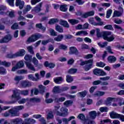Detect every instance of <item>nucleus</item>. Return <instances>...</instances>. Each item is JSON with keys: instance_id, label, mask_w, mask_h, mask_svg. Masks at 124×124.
<instances>
[{"instance_id": "nucleus-23", "label": "nucleus", "mask_w": 124, "mask_h": 124, "mask_svg": "<svg viewBox=\"0 0 124 124\" xmlns=\"http://www.w3.org/2000/svg\"><path fill=\"white\" fill-rule=\"evenodd\" d=\"M42 6V3H40L37 6L34 8L33 11L35 13H38L41 11V7Z\"/></svg>"}, {"instance_id": "nucleus-1", "label": "nucleus", "mask_w": 124, "mask_h": 124, "mask_svg": "<svg viewBox=\"0 0 124 124\" xmlns=\"http://www.w3.org/2000/svg\"><path fill=\"white\" fill-rule=\"evenodd\" d=\"M13 94L12 95V98H15L16 100H19L21 99V96H20V93L22 94V95H28L29 94V91L23 90L20 91L18 89H15L13 91Z\"/></svg>"}, {"instance_id": "nucleus-27", "label": "nucleus", "mask_w": 124, "mask_h": 124, "mask_svg": "<svg viewBox=\"0 0 124 124\" xmlns=\"http://www.w3.org/2000/svg\"><path fill=\"white\" fill-rule=\"evenodd\" d=\"M0 65H4L6 67H9L11 65V63L10 62H6V61L1 62L0 60Z\"/></svg>"}, {"instance_id": "nucleus-39", "label": "nucleus", "mask_w": 124, "mask_h": 124, "mask_svg": "<svg viewBox=\"0 0 124 124\" xmlns=\"http://www.w3.org/2000/svg\"><path fill=\"white\" fill-rule=\"evenodd\" d=\"M68 22L70 23L72 25H76V24H78L79 23V20L74 19H69Z\"/></svg>"}, {"instance_id": "nucleus-17", "label": "nucleus", "mask_w": 124, "mask_h": 124, "mask_svg": "<svg viewBox=\"0 0 124 124\" xmlns=\"http://www.w3.org/2000/svg\"><path fill=\"white\" fill-rule=\"evenodd\" d=\"M110 116L111 119H120L121 117V114H118L116 112L112 111L110 113Z\"/></svg>"}, {"instance_id": "nucleus-31", "label": "nucleus", "mask_w": 124, "mask_h": 124, "mask_svg": "<svg viewBox=\"0 0 124 124\" xmlns=\"http://www.w3.org/2000/svg\"><path fill=\"white\" fill-rule=\"evenodd\" d=\"M60 24L62 26H63V27H65V28H69V25L68 24V23H67V21H66L61 20L60 22Z\"/></svg>"}, {"instance_id": "nucleus-44", "label": "nucleus", "mask_w": 124, "mask_h": 124, "mask_svg": "<svg viewBox=\"0 0 124 124\" xmlns=\"http://www.w3.org/2000/svg\"><path fill=\"white\" fill-rule=\"evenodd\" d=\"M55 29L57 31H58V32H63V29H62V28L59 25L56 26Z\"/></svg>"}, {"instance_id": "nucleus-18", "label": "nucleus", "mask_w": 124, "mask_h": 124, "mask_svg": "<svg viewBox=\"0 0 124 124\" xmlns=\"http://www.w3.org/2000/svg\"><path fill=\"white\" fill-rule=\"evenodd\" d=\"M108 61L109 63H114L117 61V58L114 56H109L108 58Z\"/></svg>"}, {"instance_id": "nucleus-28", "label": "nucleus", "mask_w": 124, "mask_h": 124, "mask_svg": "<svg viewBox=\"0 0 124 124\" xmlns=\"http://www.w3.org/2000/svg\"><path fill=\"white\" fill-rule=\"evenodd\" d=\"M1 21L4 24H5L6 25H8V26H10L12 23L10 22V20L8 19V18H2L1 19Z\"/></svg>"}, {"instance_id": "nucleus-62", "label": "nucleus", "mask_w": 124, "mask_h": 124, "mask_svg": "<svg viewBox=\"0 0 124 124\" xmlns=\"http://www.w3.org/2000/svg\"><path fill=\"white\" fill-rule=\"evenodd\" d=\"M77 72V69H70L68 71V73L70 74H73Z\"/></svg>"}, {"instance_id": "nucleus-50", "label": "nucleus", "mask_w": 124, "mask_h": 124, "mask_svg": "<svg viewBox=\"0 0 124 124\" xmlns=\"http://www.w3.org/2000/svg\"><path fill=\"white\" fill-rule=\"evenodd\" d=\"M59 22V20L57 18H52L50 19L49 21V24L52 25L53 24H55V23H58Z\"/></svg>"}, {"instance_id": "nucleus-7", "label": "nucleus", "mask_w": 124, "mask_h": 124, "mask_svg": "<svg viewBox=\"0 0 124 124\" xmlns=\"http://www.w3.org/2000/svg\"><path fill=\"white\" fill-rule=\"evenodd\" d=\"M11 39H12V36L8 34L4 36L3 39L0 40V43H7V42H9Z\"/></svg>"}, {"instance_id": "nucleus-30", "label": "nucleus", "mask_w": 124, "mask_h": 124, "mask_svg": "<svg viewBox=\"0 0 124 124\" xmlns=\"http://www.w3.org/2000/svg\"><path fill=\"white\" fill-rule=\"evenodd\" d=\"M24 78L25 77L22 76H16L15 77L14 80L18 83L21 80H23Z\"/></svg>"}, {"instance_id": "nucleus-36", "label": "nucleus", "mask_w": 124, "mask_h": 124, "mask_svg": "<svg viewBox=\"0 0 124 124\" xmlns=\"http://www.w3.org/2000/svg\"><path fill=\"white\" fill-rule=\"evenodd\" d=\"M66 5H61L60 7V9L61 11L63 12H66L67 11V7Z\"/></svg>"}, {"instance_id": "nucleus-45", "label": "nucleus", "mask_w": 124, "mask_h": 124, "mask_svg": "<svg viewBox=\"0 0 124 124\" xmlns=\"http://www.w3.org/2000/svg\"><path fill=\"white\" fill-rule=\"evenodd\" d=\"M53 118H54V115H53V112L52 111L49 112L47 115V120H50L53 119Z\"/></svg>"}, {"instance_id": "nucleus-37", "label": "nucleus", "mask_w": 124, "mask_h": 124, "mask_svg": "<svg viewBox=\"0 0 124 124\" xmlns=\"http://www.w3.org/2000/svg\"><path fill=\"white\" fill-rule=\"evenodd\" d=\"M7 15H8L10 18H14V17H15V12L14 11H8Z\"/></svg>"}, {"instance_id": "nucleus-4", "label": "nucleus", "mask_w": 124, "mask_h": 124, "mask_svg": "<svg viewBox=\"0 0 124 124\" xmlns=\"http://www.w3.org/2000/svg\"><path fill=\"white\" fill-rule=\"evenodd\" d=\"M93 72L96 76H106L107 75V74L105 72L99 68L94 69Z\"/></svg>"}, {"instance_id": "nucleus-58", "label": "nucleus", "mask_w": 124, "mask_h": 124, "mask_svg": "<svg viewBox=\"0 0 124 124\" xmlns=\"http://www.w3.org/2000/svg\"><path fill=\"white\" fill-rule=\"evenodd\" d=\"M7 57V58H9V59H14L15 58H17L16 53L14 54H8Z\"/></svg>"}, {"instance_id": "nucleus-40", "label": "nucleus", "mask_w": 124, "mask_h": 124, "mask_svg": "<svg viewBox=\"0 0 124 124\" xmlns=\"http://www.w3.org/2000/svg\"><path fill=\"white\" fill-rule=\"evenodd\" d=\"M36 27L38 28V29H40V30H42V31H44L46 30V28L42 26V24L41 23L36 24Z\"/></svg>"}, {"instance_id": "nucleus-24", "label": "nucleus", "mask_w": 124, "mask_h": 124, "mask_svg": "<svg viewBox=\"0 0 124 124\" xmlns=\"http://www.w3.org/2000/svg\"><path fill=\"white\" fill-rule=\"evenodd\" d=\"M75 119V117L74 116H71L68 119L67 118H63L62 119V121L63 123H64L65 124H68L69 122H70L71 120H74Z\"/></svg>"}, {"instance_id": "nucleus-55", "label": "nucleus", "mask_w": 124, "mask_h": 124, "mask_svg": "<svg viewBox=\"0 0 124 124\" xmlns=\"http://www.w3.org/2000/svg\"><path fill=\"white\" fill-rule=\"evenodd\" d=\"M27 49L28 50V52H29V53L32 54V55H33V54H34V52L33 51V48L32 47V46H29L27 47Z\"/></svg>"}, {"instance_id": "nucleus-54", "label": "nucleus", "mask_w": 124, "mask_h": 124, "mask_svg": "<svg viewBox=\"0 0 124 124\" xmlns=\"http://www.w3.org/2000/svg\"><path fill=\"white\" fill-rule=\"evenodd\" d=\"M12 30H18L19 29V25L17 23H14L11 27Z\"/></svg>"}, {"instance_id": "nucleus-51", "label": "nucleus", "mask_w": 124, "mask_h": 124, "mask_svg": "<svg viewBox=\"0 0 124 124\" xmlns=\"http://www.w3.org/2000/svg\"><path fill=\"white\" fill-rule=\"evenodd\" d=\"M31 102H40V99L39 98H31L30 99Z\"/></svg>"}, {"instance_id": "nucleus-21", "label": "nucleus", "mask_w": 124, "mask_h": 124, "mask_svg": "<svg viewBox=\"0 0 124 124\" xmlns=\"http://www.w3.org/2000/svg\"><path fill=\"white\" fill-rule=\"evenodd\" d=\"M87 93H88V92H87V91L84 90V91L78 92L77 94V96L78 97H85L86 95H87Z\"/></svg>"}, {"instance_id": "nucleus-19", "label": "nucleus", "mask_w": 124, "mask_h": 124, "mask_svg": "<svg viewBox=\"0 0 124 124\" xmlns=\"http://www.w3.org/2000/svg\"><path fill=\"white\" fill-rule=\"evenodd\" d=\"M25 64L28 69H30V70H32V71H35L34 67L31 63L30 62H25Z\"/></svg>"}, {"instance_id": "nucleus-16", "label": "nucleus", "mask_w": 124, "mask_h": 124, "mask_svg": "<svg viewBox=\"0 0 124 124\" xmlns=\"http://www.w3.org/2000/svg\"><path fill=\"white\" fill-rule=\"evenodd\" d=\"M45 67H48L49 68L52 69L55 67V65L54 63H49L48 61H46L44 64Z\"/></svg>"}, {"instance_id": "nucleus-25", "label": "nucleus", "mask_w": 124, "mask_h": 124, "mask_svg": "<svg viewBox=\"0 0 124 124\" xmlns=\"http://www.w3.org/2000/svg\"><path fill=\"white\" fill-rule=\"evenodd\" d=\"M89 115L92 120H94L96 118V111H92L89 113Z\"/></svg>"}, {"instance_id": "nucleus-60", "label": "nucleus", "mask_w": 124, "mask_h": 124, "mask_svg": "<svg viewBox=\"0 0 124 124\" xmlns=\"http://www.w3.org/2000/svg\"><path fill=\"white\" fill-rule=\"evenodd\" d=\"M96 66H99V67H103L105 65V63L100 62H97L96 63Z\"/></svg>"}, {"instance_id": "nucleus-52", "label": "nucleus", "mask_w": 124, "mask_h": 124, "mask_svg": "<svg viewBox=\"0 0 124 124\" xmlns=\"http://www.w3.org/2000/svg\"><path fill=\"white\" fill-rule=\"evenodd\" d=\"M78 118L80 120V121L82 122V121H84L86 117H85V115L83 114V113H80L78 116Z\"/></svg>"}, {"instance_id": "nucleus-14", "label": "nucleus", "mask_w": 124, "mask_h": 124, "mask_svg": "<svg viewBox=\"0 0 124 124\" xmlns=\"http://www.w3.org/2000/svg\"><path fill=\"white\" fill-rule=\"evenodd\" d=\"M31 36H32V38H33V40H34V42H35V41H36V40H38L39 38H44V37L43 36V35L39 33L33 34L31 35Z\"/></svg>"}, {"instance_id": "nucleus-10", "label": "nucleus", "mask_w": 124, "mask_h": 124, "mask_svg": "<svg viewBox=\"0 0 124 124\" xmlns=\"http://www.w3.org/2000/svg\"><path fill=\"white\" fill-rule=\"evenodd\" d=\"M93 60L92 59V61H89L86 63V64L84 66V69L85 70V71H89V70L93 67Z\"/></svg>"}, {"instance_id": "nucleus-34", "label": "nucleus", "mask_w": 124, "mask_h": 124, "mask_svg": "<svg viewBox=\"0 0 124 124\" xmlns=\"http://www.w3.org/2000/svg\"><path fill=\"white\" fill-rule=\"evenodd\" d=\"M62 38H63V35H59L57 37L54 38V40L57 42H60V41H62Z\"/></svg>"}, {"instance_id": "nucleus-11", "label": "nucleus", "mask_w": 124, "mask_h": 124, "mask_svg": "<svg viewBox=\"0 0 124 124\" xmlns=\"http://www.w3.org/2000/svg\"><path fill=\"white\" fill-rule=\"evenodd\" d=\"M20 83L22 88H29L31 86V83L28 80H23Z\"/></svg>"}, {"instance_id": "nucleus-48", "label": "nucleus", "mask_w": 124, "mask_h": 124, "mask_svg": "<svg viewBox=\"0 0 124 124\" xmlns=\"http://www.w3.org/2000/svg\"><path fill=\"white\" fill-rule=\"evenodd\" d=\"M31 9V5H27L25 9L23 11V13L24 14H25V13H27V12L30 11Z\"/></svg>"}, {"instance_id": "nucleus-3", "label": "nucleus", "mask_w": 124, "mask_h": 124, "mask_svg": "<svg viewBox=\"0 0 124 124\" xmlns=\"http://www.w3.org/2000/svg\"><path fill=\"white\" fill-rule=\"evenodd\" d=\"M24 65L25 63H24V61L21 60L17 62L15 66L13 67L12 68V71H16L17 69H19V68H22V67H24Z\"/></svg>"}, {"instance_id": "nucleus-32", "label": "nucleus", "mask_w": 124, "mask_h": 124, "mask_svg": "<svg viewBox=\"0 0 124 124\" xmlns=\"http://www.w3.org/2000/svg\"><path fill=\"white\" fill-rule=\"evenodd\" d=\"M123 15V12L115 11L113 15V17H121Z\"/></svg>"}, {"instance_id": "nucleus-59", "label": "nucleus", "mask_w": 124, "mask_h": 124, "mask_svg": "<svg viewBox=\"0 0 124 124\" xmlns=\"http://www.w3.org/2000/svg\"><path fill=\"white\" fill-rule=\"evenodd\" d=\"M99 111L103 113V112H108V108L107 107H101L99 108Z\"/></svg>"}, {"instance_id": "nucleus-38", "label": "nucleus", "mask_w": 124, "mask_h": 124, "mask_svg": "<svg viewBox=\"0 0 124 124\" xmlns=\"http://www.w3.org/2000/svg\"><path fill=\"white\" fill-rule=\"evenodd\" d=\"M73 103V101L71 100H67L65 101L63 104L64 106H66V107H68L69 106H70Z\"/></svg>"}, {"instance_id": "nucleus-43", "label": "nucleus", "mask_w": 124, "mask_h": 124, "mask_svg": "<svg viewBox=\"0 0 124 124\" xmlns=\"http://www.w3.org/2000/svg\"><path fill=\"white\" fill-rule=\"evenodd\" d=\"M66 81L68 83H71L73 81V78L69 75L66 76Z\"/></svg>"}, {"instance_id": "nucleus-13", "label": "nucleus", "mask_w": 124, "mask_h": 124, "mask_svg": "<svg viewBox=\"0 0 124 124\" xmlns=\"http://www.w3.org/2000/svg\"><path fill=\"white\" fill-rule=\"evenodd\" d=\"M69 54L70 55H72V54H75V55H78L79 52H78V50H77V48L74 46H72L70 47V51Z\"/></svg>"}, {"instance_id": "nucleus-53", "label": "nucleus", "mask_w": 124, "mask_h": 124, "mask_svg": "<svg viewBox=\"0 0 124 124\" xmlns=\"http://www.w3.org/2000/svg\"><path fill=\"white\" fill-rule=\"evenodd\" d=\"M104 28L105 30H108L109 31H113L114 30V29L113 28V27L112 26V25H106Z\"/></svg>"}, {"instance_id": "nucleus-64", "label": "nucleus", "mask_w": 124, "mask_h": 124, "mask_svg": "<svg viewBox=\"0 0 124 124\" xmlns=\"http://www.w3.org/2000/svg\"><path fill=\"white\" fill-rule=\"evenodd\" d=\"M32 62H33V63H34L35 65H37V64H38V60H37V59L35 57L33 58Z\"/></svg>"}, {"instance_id": "nucleus-8", "label": "nucleus", "mask_w": 124, "mask_h": 124, "mask_svg": "<svg viewBox=\"0 0 124 124\" xmlns=\"http://www.w3.org/2000/svg\"><path fill=\"white\" fill-rule=\"evenodd\" d=\"M111 34H112L111 31H106L98 33L96 34V35L97 37H101L102 36H103L104 39V37H105L106 35H111Z\"/></svg>"}, {"instance_id": "nucleus-35", "label": "nucleus", "mask_w": 124, "mask_h": 124, "mask_svg": "<svg viewBox=\"0 0 124 124\" xmlns=\"http://www.w3.org/2000/svg\"><path fill=\"white\" fill-rule=\"evenodd\" d=\"M105 94V92L101 91H97L94 94V96H103Z\"/></svg>"}, {"instance_id": "nucleus-9", "label": "nucleus", "mask_w": 124, "mask_h": 124, "mask_svg": "<svg viewBox=\"0 0 124 124\" xmlns=\"http://www.w3.org/2000/svg\"><path fill=\"white\" fill-rule=\"evenodd\" d=\"M94 11H88L82 14V17L84 18H88V17H92V16L94 15Z\"/></svg>"}, {"instance_id": "nucleus-5", "label": "nucleus", "mask_w": 124, "mask_h": 124, "mask_svg": "<svg viewBox=\"0 0 124 124\" xmlns=\"http://www.w3.org/2000/svg\"><path fill=\"white\" fill-rule=\"evenodd\" d=\"M25 107L24 106H16L12 108V110H13V112L14 113H16L17 115H15V117H19L20 115V113L19 112V111H20L21 110H23Z\"/></svg>"}, {"instance_id": "nucleus-12", "label": "nucleus", "mask_w": 124, "mask_h": 124, "mask_svg": "<svg viewBox=\"0 0 124 124\" xmlns=\"http://www.w3.org/2000/svg\"><path fill=\"white\" fill-rule=\"evenodd\" d=\"M25 5V2L24 1L21 0H16V6H19V9H23Z\"/></svg>"}, {"instance_id": "nucleus-15", "label": "nucleus", "mask_w": 124, "mask_h": 124, "mask_svg": "<svg viewBox=\"0 0 124 124\" xmlns=\"http://www.w3.org/2000/svg\"><path fill=\"white\" fill-rule=\"evenodd\" d=\"M53 80L56 84H62L63 82V78L62 77H58L53 78Z\"/></svg>"}, {"instance_id": "nucleus-20", "label": "nucleus", "mask_w": 124, "mask_h": 124, "mask_svg": "<svg viewBox=\"0 0 124 124\" xmlns=\"http://www.w3.org/2000/svg\"><path fill=\"white\" fill-rule=\"evenodd\" d=\"M109 36L110 35H106L104 37V39L105 40H107L108 42H111L113 41V40H114V39H115V36L114 35H111V36L109 37Z\"/></svg>"}, {"instance_id": "nucleus-47", "label": "nucleus", "mask_w": 124, "mask_h": 124, "mask_svg": "<svg viewBox=\"0 0 124 124\" xmlns=\"http://www.w3.org/2000/svg\"><path fill=\"white\" fill-rule=\"evenodd\" d=\"M52 41H53V39H49L46 40H43L42 41V44L43 45H47V44H48V43H49V42H51Z\"/></svg>"}, {"instance_id": "nucleus-46", "label": "nucleus", "mask_w": 124, "mask_h": 124, "mask_svg": "<svg viewBox=\"0 0 124 124\" xmlns=\"http://www.w3.org/2000/svg\"><path fill=\"white\" fill-rule=\"evenodd\" d=\"M31 59H32V56L29 54H27L24 57V59L26 61H29V62H31Z\"/></svg>"}, {"instance_id": "nucleus-33", "label": "nucleus", "mask_w": 124, "mask_h": 124, "mask_svg": "<svg viewBox=\"0 0 124 124\" xmlns=\"http://www.w3.org/2000/svg\"><path fill=\"white\" fill-rule=\"evenodd\" d=\"M53 92L55 93H61V89H60V86H55L53 88Z\"/></svg>"}, {"instance_id": "nucleus-63", "label": "nucleus", "mask_w": 124, "mask_h": 124, "mask_svg": "<svg viewBox=\"0 0 124 124\" xmlns=\"http://www.w3.org/2000/svg\"><path fill=\"white\" fill-rule=\"evenodd\" d=\"M59 47L60 49H61L62 50H65V49H67V46L62 44H60L59 46Z\"/></svg>"}, {"instance_id": "nucleus-2", "label": "nucleus", "mask_w": 124, "mask_h": 124, "mask_svg": "<svg viewBox=\"0 0 124 124\" xmlns=\"http://www.w3.org/2000/svg\"><path fill=\"white\" fill-rule=\"evenodd\" d=\"M60 111H57L56 112V115L57 116H60V117H65L67 116V112H68V109L65 108H60Z\"/></svg>"}, {"instance_id": "nucleus-6", "label": "nucleus", "mask_w": 124, "mask_h": 124, "mask_svg": "<svg viewBox=\"0 0 124 124\" xmlns=\"http://www.w3.org/2000/svg\"><path fill=\"white\" fill-rule=\"evenodd\" d=\"M2 116L3 117H15V116H17V113L14 112L13 110L12 109H10L8 111H6L2 114Z\"/></svg>"}, {"instance_id": "nucleus-56", "label": "nucleus", "mask_w": 124, "mask_h": 124, "mask_svg": "<svg viewBox=\"0 0 124 124\" xmlns=\"http://www.w3.org/2000/svg\"><path fill=\"white\" fill-rule=\"evenodd\" d=\"M29 100L28 98H23L22 99L18 101V103L19 104H24V103H26Z\"/></svg>"}, {"instance_id": "nucleus-26", "label": "nucleus", "mask_w": 124, "mask_h": 124, "mask_svg": "<svg viewBox=\"0 0 124 124\" xmlns=\"http://www.w3.org/2000/svg\"><path fill=\"white\" fill-rule=\"evenodd\" d=\"M65 100V97H62L60 98L55 97L54 99V102L58 103L59 102H63Z\"/></svg>"}, {"instance_id": "nucleus-57", "label": "nucleus", "mask_w": 124, "mask_h": 124, "mask_svg": "<svg viewBox=\"0 0 124 124\" xmlns=\"http://www.w3.org/2000/svg\"><path fill=\"white\" fill-rule=\"evenodd\" d=\"M112 11L111 9H109L107 11V15H106V18H107L108 19L110 18V16H111V14H112Z\"/></svg>"}, {"instance_id": "nucleus-49", "label": "nucleus", "mask_w": 124, "mask_h": 124, "mask_svg": "<svg viewBox=\"0 0 124 124\" xmlns=\"http://www.w3.org/2000/svg\"><path fill=\"white\" fill-rule=\"evenodd\" d=\"M39 88L40 89L39 93L43 94L44 93V91H45V87L43 85H39Z\"/></svg>"}, {"instance_id": "nucleus-29", "label": "nucleus", "mask_w": 124, "mask_h": 124, "mask_svg": "<svg viewBox=\"0 0 124 124\" xmlns=\"http://www.w3.org/2000/svg\"><path fill=\"white\" fill-rule=\"evenodd\" d=\"M118 100H121V98L108 97L107 99V102H108L109 103H111L112 101H118Z\"/></svg>"}, {"instance_id": "nucleus-22", "label": "nucleus", "mask_w": 124, "mask_h": 124, "mask_svg": "<svg viewBox=\"0 0 124 124\" xmlns=\"http://www.w3.org/2000/svg\"><path fill=\"white\" fill-rule=\"evenodd\" d=\"M26 54V50L24 49H20L18 52L16 53V58L18 57H23Z\"/></svg>"}, {"instance_id": "nucleus-61", "label": "nucleus", "mask_w": 124, "mask_h": 124, "mask_svg": "<svg viewBox=\"0 0 124 124\" xmlns=\"http://www.w3.org/2000/svg\"><path fill=\"white\" fill-rule=\"evenodd\" d=\"M6 1L10 6H14V0H6Z\"/></svg>"}, {"instance_id": "nucleus-41", "label": "nucleus", "mask_w": 124, "mask_h": 124, "mask_svg": "<svg viewBox=\"0 0 124 124\" xmlns=\"http://www.w3.org/2000/svg\"><path fill=\"white\" fill-rule=\"evenodd\" d=\"M33 93L35 95H37V94H38V93H39V91H38V90L37 89L35 88L31 90V95H33Z\"/></svg>"}, {"instance_id": "nucleus-42", "label": "nucleus", "mask_w": 124, "mask_h": 124, "mask_svg": "<svg viewBox=\"0 0 124 124\" xmlns=\"http://www.w3.org/2000/svg\"><path fill=\"white\" fill-rule=\"evenodd\" d=\"M17 74H27V73H28V71L25 69L18 70L17 71Z\"/></svg>"}]
</instances>
